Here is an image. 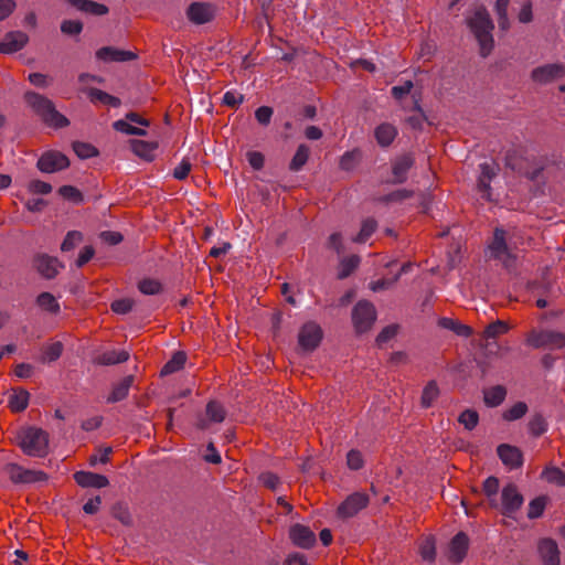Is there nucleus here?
Segmentation results:
<instances>
[{
    "label": "nucleus",
    "instance_id": "5fc2aeb1",
    "mask_svg": "<svg viewBox=\"0 0 565 565\" xmlns=\"http://www.w3.org/2000/svg\"><path fill=\"white\" fill-rule=\"evenodd\" d=\"M83 30V23L77 20H64L61 24V31L68 35H77Z\"/></svg>",
    "mask_w": 565,
    "mask_h": 565
},
{
    "label": "nucleus",
    "instance_id": "8fccbe9b",
    "mask_svg": "<svg viewBox=\"0 0 565 565\" xmlns=\"http://www.w3.org/2000/svg\"><path fill=\"white\" fill-rule=\"evenodd\" d=\"M83 241V235L78 231H70L62 242V252L73 250Z\"/></svg>",
    "mask_w": 565,
    "mask_h": 565
},
{
    "label": "nucleus",
    "instance_id": "c9c22d12",
    "mask_svg": "<svg viewBox=\"0 0 565 565\" xmlns=\"http://www.w3.org/2000/svg\"><path fill=\"white\" fill-rule=\"evenodd\" d=\"M310 149L307 145H300L298 146L296 153L294 154L290 163H289V170L294 172L300 171L303 166L307 163L309 158Z\"/></svg>",
    "mask_w": 565,
    "mask_h": 565
},
{
    "label": "nucleus",
    "instance_id": "09e8293b",
    "mask_svg": "<svg viewBox=\"0 0 565 565\" xmlns=\"http://www.w3.org/2000/svg\"><path fill=\"white\" fill-rule=\"evenodd\" d=\"M458 422L462 424L466 429L472 430L479 423V414L475 409H465L459 415Z\"/></svg>",
    "mask_w": 565,
    "mask_h": 565
},
{
    "label": "nucleus",
    "instance_id": "f3484780",
    "mask_svg": "<svg viewBox=\"0 0 565 565\" xmlns=\"http://www.w3.org/2000/svg\"><path fill=\"white\" fill-rule=\"evenodd\" d=\"M224 419L225 411L223 406L215 401H211L206 405L205 416L198 418L196 427L201 430H206L210 427V424L222 423Z\"/></svg>",
    "mask_w": 565,
    "mask_h": 565
},
{
    "label": "nucleus",
    "instance_id": "c03bdc74",
    "mask_svg": "<svg viewBox=\"0 0 565 565\" xmlns=\"http://www.w3.org/2000/svg\"><path fill=\"white\" fill-rule=\"evenodd\" d=\"M542 477L550 483L565 487V472L557 467H547L543 470Z\"/></svg>",
    "mask_w": 565,
    "mask_h": 565
},
{
    "label": "nucleus",
    "instance_id": "bb28decb",
    "mask_svg": "<svg viewBox=\"0 0 565 565\" xmlns=\"http://www.w3.org/2000/svg\"><path fill=\"white\" fill-rule=\"evenodd\" d=\"M63 350L64 345L61 341H55L53 343L43 345L40 362L44 364L55 362L61 358Z\"/></svg>",
    "mask_w": 565,
    "mask_h": 565
},
{
    "label": "nucleus",
    "instance_id": "9b49d317",
    "mask_svg": "<svg viewBox=\"0 0 565 565\" xmlns=\"http://www.w3.org/2000/svg\"><path fill=\"white\" fill-rule=\"evenodd\" d=\"M523 495L513 483L507 484L501 491V512L511 518L523 504Z\"/></svg>",
    "mask_w": 565,
    "mask_h": 565
},
{
    "label": "nucleus",
    "instance_id": "473e14b6",
    "mask_svg": "<svg viewBox=\"0 0 565 565\" xmlns=\"http://www.w3.org/2000/svg\"><path fill=\"white\" fill-rule=\"evenodd\" d=\"M36 303L41 309L52 315H57L61 310L60 303L56 300V298L51 292L47 291L41 292L36 297Z\"/></svg>",
    "mask_w": 565,
    "mask_h": 565
},
{
    "label": "nucleus",
    "instance_id": "4be33fe9",
    "mask_svg": "<svg viewBox=\"0 0 565 565\" xmlns=\"http://www.w3.org/2000/svg\"><path fill=\"white\" fill-rule=\"evenodd\" d=\"M96 57L104 62H127L136 58L131 51L119 50L113 46L100 47L96 52Z\"/></svg>",
    "mask_w": 565,
    "mask_h": 565
},
{
    "label": "nucleus",
    "instance_id": "0eeeda50",
    "mask_svg": "<svg viewBox=\"0 0 565 565\" xmlns=\"http://www.w3.org/2000/svg\"><path fill=\"white\" fill-rule=\"evenodd\" d=\"M527 344L535 348L561 349L565 347V334L556 331H532Z\"/></svg>",
    "mask_w": 565,
    "mask_h": 565
},
{
    "label": "nucleus",
    "instance_id": "774afa93",
    "mask_svg": "<svg viewBox=\"0 0 565 565\" xmlns=\"http://www.w3.org/2000/svg\"><path fill=\"white\" fill-rule=\"evenodd\" d=\"M29 191L39 194H49L52 191V185L41 180H32L29 183Z\"/></svg>",
    "mask_w": 565,
    "mask_h": 565
},
{
    "label": "nucleus",
    "instance_id": "423d86ee",
    "mask_svg": "<svg viewBox=\"0 0 565 565\" xmlns=\"http://www.w3.org/2000/svg\"><path fill=\"white\" fill-rule=\"evenodd\" d=\"M510 234L502 227H495L493 231V238L489 244L490 256L494 259L501 260L504 265L512 259L510 250Z\"/></svg>",
    "mask_w": 565,
    "mask_h": 565
},
{
    "label": "nucleus",
    "instance_id": "0e129e2a",
    "mask_svg": "<svg viewBox=\"0 0 565 565\" xmlns=\"http://www.w3.org/2000/svg\"><path fill=\"white\" fill-rule=\"evenodd\" d=\"M191 167V162L188 159H182V161L174 168L173 177L177 180H184L189 175Z\"/></svg>",
    "mask_w": 565,
    "mask_h": 565
},
{
    "label": "nucleus",
    "instance_id": "e2e57ef3",
    "mask_svg": "<svg viewBox=\"0 0 565 565\" xmlns=\"http://www.w3.org/2000/svg\"><path fill=\"white\" fill-rule=\"evenodd\" d=\"M273 113L274 111L271 107L260 106L256 109L255 117L260 125L267 126L270 122Z\"/></svg>",
    "mask_w": 565,
    "mask_h": 565
},
{
    "label": "nucleus",
    "instance_id": "72a5a7b5",
    "mask_svg": "<svg viewBox=\"0 0 565 565\" xmlns=\"http://www.w3.org/2000/svg\"><path fill=\"white\" fill-rule=\"evenodd\" d=\"M111 515L125 526L134 525V518L128 505L124 502H116L111 507Z\"/></svg>",
    "mask_w": 565,
    "mask_h": 565
},
{
    "label": "nucleus",
    "instance_id": "603ef678",
    "mask_svg": "<svg viewBox=\"0 0 565 565\" xmlns=\"http://www.w3.org/2000/svg\"><path fill=\"white\" fill-rule=\"evenodd\" d=\"M480 174L478 178L491 182V180L497 175L498 166L493 162H482L479 164Z\"/></svg>",
    "mask_w": 565,
    "mask_h": 565
},
{
    "label": "nucleus",
    "instance_id": "3c124183",
    "mask_svg": "<svg viewBox=\"0 0 565 565\" xmlns=\"http://www.w3.org/2000/svg\"><path fill=\"white\" fill-rule=\"evenodd\" d=\"M546 499L544 497H537L529 503L527 518L536 519L540 518L545 509Z\"/></svg>",
    "mask_w": 565,
    "mask_h": 565
},
{
    "label": "nucleus",
    "instance_id": "4c0bfd02",
    "mask_svg": "<svg viewBox=\"0 0 565 565\" xmlns=\"http://www.w3.org/2000/svg\"><path fill=\"white\" fill-rule=\"evenodd\" d=\"M439 396V388L435 381H429L423 390L420 397V405L424 408H429L433 406L434 402Z\"/></svg>",
    "mask_w": 565,
    "mask_h": 565
},
{
    "label": "nucleus",
    "instance_id": "864d4df0",
    "mask_svg": "<svg viewBox=\"0 0 565 565\" xmlns=\"http://www.w3.org/2000/svg\"><path fill=\"white\" fill-rule=\"evenodd\" d=\"M414 84L412 81H405L402 85H396L391 88V94L396 100H402L411 93Z\"/></svg>",
    "mask_w": 565,
    "mask_h": 565
},
{
    "label": "nucleus",
    "instance_id": "a211bd4d",
    "mask_svg": "<svg viewBox=\"0 0 565 565\" xmlns=\"http://www.w3.org/2000/svg\"><path fill=\"white\" fill-rule=\"evenodd\" d=\"M289 536L291 542L301 548H310L316 543L315 533L308 526L299 523L290 527Z\"/></svg>",
    "mask_w": 565,
    "mask_h": 565
},
{
    "label": "nucleus",
    "instance_id": "2f4dec72",
    "mask_svg": "<svg viewBox=\"0 0 565 565\" xmlns=\"http://www.w3.org/2000/svg\"><path fill=\"white\" fill-rule=\"evenodd\" d=\"M396 129L390 124H382L375 129V138L383 146H390L396 137Z\"/></svg>",
    "mask_w": 565,
    "mask_h": 565
},
{
    "label": "nucleus",
    "instance_id": "bf43d9fd",
    "mask_svg": "<svg viewBox=\"0 0 565 565\" xmlns=\"http://www.w3.org/2000/svg\"><path fill=\"white\" fill-rule=\"evenodd\" d=\"M347 463L350 469L359 470L363 466V458L359 450H350L347 455Z\"/></svg>",
    "mask_w": 565,
    "mask_h": 565
},
{
    "label": "nucleus",
    "instance_id": "412c9836",
    "mask_svg": "<svg viewBox=\"0 0 565 565\" xmlns=\"http://www.w3.org/2000/svg\"><path fill=\"white\" fill-rule=\"evenodd\" d=\"M539 553L544 565H559V550L554 540H541L539 543Z\"/></svg>",
    "mask_w": 565,
    "mask_h": 565
},
{
    "label": "nucleus",
    "instance_id": "dca6fc26",
    "mask_svg": "<svg viewBox=\"0 0 565 565\" xmlns=\"http://www.w3.org/2000/svg\"><path fill=\"white\" fill-rule=\"evenodd\" d=\"M497 454L502 463L510 469H518L523 465V452L516 446L501 444L497 448Z\"/></svg>",
    "mask_w": 565,
    "mask_h": 565
},
{
    "label": "nucleus",
    "instance_id": "5701e85b",
    "mask_svg": "<svg viewBox=\"0 0 565 565\" xmlns=\"http://www.w3.org/2000/svg\"><path fill=\"white\" fill-rule=\"evenodd\" d=\"M414 166V158L412 154H403L396 158L392 166L393 183H404L407 180V174Z\"/></svg>",
    "mask_w": 565,
    "mask_h": 565
},
{
    "label": "nucleus",
    "instance_id": "aec40b11",
    "mask_svg": "<svg viewBox=\"0 0 565 565\" xmlns=\"http://www.w3.org/2000/svg\"><path fill=\"white\" fill-rule=\"evenodd\" d=\"M74 480L82 488H105L109 484L107 477L90 472V471H77L74 473Z\"/></svg>",
    "mask_w": 565,
    "mask_h": 565
},
{
    "label": "nucleus",
    "instance_id": "1a4fd4ad",
    "mask_svg": "<svg viewBox=\"0 0 565 565\" xmlns=\"http://www.w3.org/2000/svg\"><path fill=\"white\" fill-rule=\"evenodd\" d=\"M565 77V66L559 63L537 66L531 72V79L540 85H547Z\"/></svg>",
    "mask_w": 565,
    "mask_h": 565
},
{
    "label": "nucleus",
    "instance_id": "49530a36",
    "mask_svg": "<svg viewBox=\"0 0 565 565\" xmlns=\"http://www.w3.org/2000/svg\"><path fill=\"white\" fill-rule=\"evenodd\" d=\"M73 150L81 159H89L98 156V150L90 143L75 141L73 142Z\"/></svg>",
    "mask_w": 565,
    "mask_h": 565
},
{
    "label": "nucleus",
    "instance_id": "39448f33",
    "mask_svg": "<svg viewBox=\"0 0 565 565\" xmlns=\"http://www.w3.org/2000/svg\"><path fill=\"white\" fill-rule=\"evenodd\" d=\"M376 320V310L372 302L359 301L352 310V322L359 333L369 331Z\"/></svg>",
    "mask_w": 565,
    "mask_h": 565
},
{
    "label": "nucleus",
    "instance_id": "393cba45",
    "mask_svg": "<svg viewBox=\"0 0 565 565\" xmlns=\"http://www.w3.org/2000/svg\"><path fill=\"white\" fill-rule=\"evenodd\" d=\"M131 150L134 153L147 161H151L154 158V151L158 148L157 142H149L145 140H131Z\"/></svg>",
    "mask_w": 565,
    "mask_h": 565
},
{
    "label": "nucleus",
    "instance_id": "ea45409f",
    "mask_svg": "<svg viewBox=\"0 0 565 565\" xmlns=\"http://www.w3.org/2000/svg\"><path fill=\"white\" fill-rule=\"evenodd\" d=\"M113 128L118 131L126 135L131 136H146L147 131L142 128L136 127L132 125V122L127 121L125 119H119L113 122Z\"/></svg>",
    "mask_w": 565,
    "mask_h": 565
},
{
    "label": "nucleus",
    "instance_id": "69168bd1",
    "mask_svg": "<svg viewBox=\"0 0 565 565\" xmlns=\"http://www.w3.org/2000/svg\"><path fill=\"white\" fill-rule=\"evenodd\" d=\"M259 480L266 488H268L270 490H276L278 488V486L280 484L279 477L273 472L262 473L259 477Z\"/></svg>",
    "mask_w": 565,
    "mask_h": 565
},
{
    "label": "nucleus",
    "instance_id": "a19ab883",
    "mask_svg": "<svg viewBox=\"0 0 565 565\" xmlns=\"http://www.w3.org/2000/svg\"><path fill=\"white\" fill-rule=\"evenodd\" d=\"M482 490L486 493V495L489 498L491 507H497V499L495 495L499 490V479L494 476L488 477L482 484Z\"/></svg>",
    "mask_w": 565,
    "mask_h": 565
},
{
    "label": "nucleus",
    "instance_id": "b1692460",
    "mask_svg": "<svg viewBox=\"0 0 565 565\" xmlns=\"http://www.w3.org/2000/svg\"><path fill=\"white\" fill-rule=\"evenodd\" d=\"M134 383V376L127 375L113 387L111 393L107 397V403H117L128 396L129 390Z\"/></svg>",
    "mask_w": 565,
    "mask_h": 565
},
{
    "label": "nucleus",
    "instance_id": "a878e982",
    "mask_svg": "<svg viewBox=\"0 0 565 565\" xmlns=\"http://www.w3.org/2000/svg\"><path fill=\"white\" fill-rule=\"evenodd\" d=\"M505 395V387L495 385L483 391V402L489 407H497L504 401Z\"/></svg>",
    "mask_w": 565,
    "mask_h": 565
},
{
    "label": "nucleus",
    "instance_id": "9d476101",
    "mask_svg": "<svg viewBox=\"0 0 565 565\" xmlns=\"http://www.w3.org/2000/svg\"><path fill=\"white\" fill-rule=\"evenodd\" d=\"M369 495L364 492H354L338 507L337 514L341 519H349L356 515L369 504Z\"/></svg>",
    "mask_w": 565,
    "mask_h": 565
},
{
    "label": "nucleus",
    "instance_id": "7ed1b4c3",
    "mask_svg": "<svg viewBox=\"0 0 565 565\" xmlns=\"http://www.w3.org/2000/svg\"><path fill=\"white\" fill-rule=\"evenodd\" d=\"M15 439L23 454L29 457L43 458L49 454V434L41 428H21Z\"/></svg>",
    "mask_w": 565,
    "mask_h": 565
},
{
    "label": "nucleus",
    "instance_id": "cd10ccee",
    "mask_svg": "<svg viewBox=\"0 0 565 565\" xmlns=\"http://www.w3.org/2000/svg\"><path fill=\"white\" fill-rule=\"evenodd\" d=\"M30 394L24 388L14 390L9 396V407L12 412L20 413L29 405Z\"/></svg>",
    "mask_w": 565,
    "mask_h": 565
},
{
    "label": "nucleus",
    "instance_id": "20e7f679",
    "mask_svg": "<svg viewBox=\"0 0 565 565\" xmlns=\"http://www.w3.org/2000/svg\"><path fill=\"white\" fill-rule=\"evenodd\" d=\"M3 471L14 484L42 483L49 479V476L41 470L26 469L14 462L7 463Z\"/></svg>",
    "mask_w": 565,
    "mask_h": 565
},
{
    "label": "nucleus",
    "instance_id": "6e6d98bb",
    "mask_svg": "<svg viewBox=\"0 0 565 565\" xmlns=\"http://www.w3.org/2000/svg\"><path fill=\"white\" fill-rule=\"evenodd\" d=\"M420 555L423 559L427 562H434L436 557V547L435 542L431 539H427L422 545H420Z\"/></svg>",
    "mask_w": 565,
    "mask_h": 565
},
{
    "label": "nucleus",
    "instance_id": "338daca9",
    "mask_svg": "<svg viewBox=\"0 0 565 565\" xmlns=\"http://www.w3.org/2000/svg\"><path fill=\"white\" fill-rule=\"evenodd\" d=\"M247 161L254 170H260L264 167L265 157L259 151H248Z\"/></svg>",
    "mask_w": 565,
    "mask_h": 565
},
{
    "label": "nucleus",
    "instance_id": "ddd939ff",
    "mask_svg": "<svg viewBox=\"0 0 565 565\" xmlns=\"http://www.w3.org/2000/svg\"><path fill=\"white\" fill-rule=\"evenodd\" d=\"M322 339V330L315 322L303 324L298 334V342L302 350L311 352L318 348Z\"/></svg>",
    "mask_w": 565,
    "mask_h": 565
},
{
    "label": "nucleus",
    "instance_id": "680f3d73",
    "mask_svg": "<svg viewBox=\"0 0 565 565\" xmlns=\"http://www.w3.org/2000/svg\"><path fill=\"white\" fill-rule=\"evenodd\" d=\"M397 334V326L391 324L385 327L376 337V343L379 345H382L386 342H388L391 339H393Z\"/></svg>",
    "mask_w": 565,
    "mask_h": 565
},
{
    "label": "nucleus",
    "instance_id": "79ce46f5",
    "mask_svg": "<svg viewBox=\"0 0 565 565\" xmlns=\"http://www.w3.org/2000/svg\"><path fill=\"white\" fill-rule=\"evenodd\" d=\"M527 405L524 402H516L513 406L503 412L502 417L507 422L521 419L527 413Z\"/></svg>",
    "mask_w": 565,
    "mask_h": 565
},
{
    "label": "nucleus",
    "instance_id": "c756f323",
    "mask_svg": "<svg viewBox=\"0 0 565 565\" xmlns=\"http://www.w3.org/2000/svg\"><path fill=\"white\" fill-rule=\"evenodd\" d=\"M438 324L444 329L455 332L459 337L468 338L472 334V329L469 326L462 324L451 318H441Z\"/></svg>",
    "mask_w": 565,
    "mask_h": 565
},
{
    "label": "nucleus",
    "instance_id": "58836bf2",
    "mask_svg": "<svg viewBox=\"0 0 565 565\" xmlns=\"http://www.w3.org/2000/svg\"><path fill=\"white\" fill-rule=\"evenodd\" d=\"M377 228V222L373 217H367L362 222L361 230L353 238L355 243H365Z\"/></svg>",
    "mask_w": 565,
    "mask_h": 565
},
{
    "label": "nucleus",
    "instance_id": "c85d7f7f",
    "mask_svg": "<svg viewBox=\"0 0 565 565\" xmlns=\"http://www.w3.org/2000/svg\"><path fill=\"white\" fill-rule=\"evenodd\" d=\"M129 359V353L125 350L106 351L97 356L96 362L100 365H115L126 362Z\"/></svg>",
    "mask_w": 565,
    "mask_h": 565
},
{
    "label": "nucleus",
    "instance_id": "2eb2a0df",
    "mask_svg": "<svg viewBox=\"0 0 565 565\" xmlns=\"http://www.w3.org/2000/svg\"><path fill=\"white\" fill-rule=\"evenodd\" d=\"M34 266L38 270V273L46 278V279H53L64 267V265L53 256H50L47 254H39L34 257Z\"/></svg>",
    "mask_w": 565,
    "mask_h": 565
},
{
    "label": "nucleus",
    "instance_id": "f03ea898",
    "mask_svg": "<svg viewBox=\"0 0 565 565\" xmlns=\"http://www.w3.org/2000/svg\"><path fill=\"white\" fill-rule=\"evenodd\" d=\"M24 100L49 127L57 129L70 125V120L56 110L54 103L47 97L35 92H26L24 94Z\"/></svg>",
    "mask_w": 565,
    "mask_h": 565
},
{
    "label": "nucleus",
    "instance_id": "6ab92c4d",
    "mask_svg": "<svg viewBox=\"0 0 565 565\" xmlns=\"http://www.w3.org/2000/svg\"><path fill=\"white\" fill-rule=\"evenodd\" d=\"M29 38L21 31H12L4 35L0 41V53L12 54L22 50L28 43Z\"/></svg>",
    "mask_w": 565,
    "mask_h": 565
},
{
    "label": "nucleus",
    "instance_id": "4d7b16f0",
    "mask_svg": "<svg viewBox=\"0 0 565 565\" xmlns=\"http://www.w3.org/2000/svg\"><path fill=\"white\" fill-rule=\"evenodd\" d=\"M530 288L533 292H536L537 295L543 297H550L554 294L553 286L548 280H543L541 282H532Z\"/></svg>",
    "mask_w": 565,
    "mask_h": 565
},
{
    "label": "nucleus",
    "instance_id": "e433bc0d",
    "mask_svg": "<svg viewBox=\"0 0 565 565\" xmlns=\"http://www.w3.org/2000/svg\"><path fill=\"white\" fill-rule=\"evenodd\" d=\"M547 427L548 425L546 419L540 413H535L534 415H532L527 423L529 433L533 437H540L543 434H545L547 431Z\"/></svg>",
    "mask_w": 565,
    "mask_h": 565
},
{
    "label": "nucleus",
    "instance_id": "de8ad7c7",
    "mask_svg": "<svg viewBox=\"0 0 565 565\" xmlns=\"http://www.w3.org/2000/svg\"><path fill=\"white\" fill-rule=\"evenodd\" d=\"M508 330H509V326L504 321L497 320V321L490 323L483 330L482 335L486 339H494V338L499 337L500 334L508 332Z\"/></svg>",
    "mask_w": 565,
    "mask_h": 565
},
{
    "label": "nucleus",
    "instance_id": "7c9ffc66",
    "mask_svg": "<svg viewBox=\"0 0 565 565\" xmlns=\"http://www.w3.org/2000/svg\"><path fill=\"white\" fill-rule=\"evenodd\" d=\"M87 94H88L90 102H93V103L99 102L102 104L109 105L115 108L119 107L121 105V100L118 97L113 96L104 90L98 89V88H94V87L89 88L87 90Z\"/></svg>",
    "mask_w": 565,
    "mask_h": 565
},
{
    "label": "nucleus",
    "instance_id": "13d9d810",
    "mask_svg": "<svg viewBox=\"0 0 565 565\" xmlns=\"http://www.w3.org/2000/svg\"><path fill=\"white\" fill-rule=\"evenodd\" d=\"M134 301L131 299H118L111 303V310L119 315H126L131 311Z\"/></svg>",
    "mask_w": 565,
    "mask_h": 565
},
{
    "label": "nucleus",
    "instance_id": "f8f14e48",
    "mask_svg": "<svg viewBox=\"0 0 565 565\" xmlns=\"http://www.w3.org/2000/svg\"><path fill=\"white\" fill-rule=\"evenodd\" d=\"M469 548V537L468 535L460 531L458 532L449 542L448 548L446 552V556L448 562L454 565H458L462 563L465 557L467 556Z\"/></svg>",
    "mask_w": 565,
    "mask_h": 565
},
{
    "label": "nucleus",
    "instance_id": "37998d69",
    "mask_svg": "<svg viewBox=\"0 0 565 565\" xmlns=\"http://www.w3.org/2000/svg\"><path fill=\"white\" fill-rule=\"evenodd\" d=\"M360 258L359 256H350L348 258H343L340 263V268L338 273L339 279H344L349 277L359 266Z\"/></svg>",
    "mask_w": 565,
    "mask_h": 565
},
{
    "label": "nucleus",
    "instance_id": "a18cd8bd",
    "mask_svg": "<svg viewBox=\"0 0 565 565\" xmlns=\"http://www.w3.org/2000/svg\"><path fill=\"white\" fill-rule=\"evenodd\" d=\"M138 289L143 295L153 296L162 291V285L156 279L145 278L139 281Z\"/></svg>",
    "mask_w": 565,
    "mask_h": 565
},
{
    "label": "nucleus",
    "instance_id": "6e6552de",
    "mask_svg": "<svg viewBox=\"0 0 565 565\" xmlns=\"http://www.w3.org/2000/svg\"><path fill=\"white\" fill-rule=\"evenodd\" d=\"M68 158L55 150L45 151L36 162L38 169L43 173H54L68 168Z\"/></svg>",
    "mask_w": 565,
    "mask_h": 565
},
{
    "label": "nucleus",
    "instance_id": "f704fd0d",
    "mask_svg": "<svg viewBox=\"0 0 565 565\" xmlns=\"http://www.w3.org/2000/svg\"><path fill=\"white\" fill-rule=\"evenodd\" d=\"M186 361V355L182 351L175 352L172 358L161 369V376H166L181 370Z\"/></svg>",
    "mask_w": 565,
    "mask_h": 565
},
{
    "label": "nucleus",
    "instance_id": "052dcab7",
    "mask_svg": "<svg viewBox=\"0 0 565 565\" xmlns=\"http://www.w3.org/2000/svg\"><path fill=\"white\" fill-rule=\"evenodd\" d=\"M58 193L67 200L78 202L82 201V193L73 185H63L58 189Z\"/></svg>",
    "mask_w": 565,
    "mask_h": 565
},
{
    "label": "nucleus",
    "instance_id": "4468645a",
    "mask_svg": "<svg viewBox=\"0 0 565 565\" xmlns=\"http://www.w3.org/2000/svg\"><path fill=\"white\" fill-rule=\"evenodd\" d=\"M214 15L213 6L206 2H192L186 9V18L196 25L211 22Z\"/></svg>",
    "mask_w": 565,
    "mask_h": 565
},
{
    "label": "nucleus",
    "instance_id": "f257e3e1",
    "mask_svg": "<svg viewBox=\"0 0 565 565\" xmlns=\"http://www.w3.org/2000/svg\"><path fill=\"white\" fill-rule=\"evenodd\" d=\"M467 25L478 41L480 55L487 57L494 45L492 35L494 23L488 10L483 6L477 7L473 13L467 18Z\"/></svg>",
    "mask_w": 565,
    "mask_h": 565
}]
</instances>
